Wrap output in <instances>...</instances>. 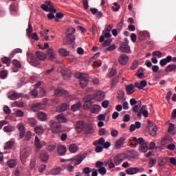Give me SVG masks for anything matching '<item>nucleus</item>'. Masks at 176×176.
I'll return each instance as SVG.
<instances>
[{"instance_id":"1","label":"nucleus","mask_w":176,"mask_h":176,"mask_svg":"<svg viewBox=\"0 0 176 176\" xmlns=\"http://www.w3.org/2000/svg\"><path fill=\"white\" fill-rule=\"evenodd\" d=\"M31 153L30 151V148L22 146L21 148V153H20V157H21V162L22 164H24L25 163V160L28 159V156H30V154Z\"/></svg>"},{"instance_id":"2","label":"nucleus","mask_w":176,"mask_h":176,"mask_svg":"<svg viewBox=\"0 0 176 176\" xmlns=\"http://www.w3.org/2000/svg\"><path fill=\"white\" fill-rule=\"evenodd\" d=\"M147 130L151 137H156L159 128L157 127V125H156L155 123L148 120L147 124Z\"/></svg>"},{"instance_id":"3","label":"nucleus","mask_w":176,"mask_h":176,"mask_svg":"<svg viewBox=\"0 0 176 176\" xmlns=\"http://www.w3.org/2000/svg\"><path fill=\"white\" fill-rule=\"evenodd\" d=\"M51 131L54 134H58V133H61V124L57 122L52 121L51 124Z\"/></svg>"},{"instance_id":"4","label":"nucleus","mask_w":176,"mask_h":176,"mask_svg":"<svg viewBox=\"0 0 176 176\" xmlns=\"http://www.w3.org/2000/svg\"><path fill=\"white\" fill-rule=\"evenodd\" d=\"M125 171L128 175H134L135 174H138V173H144V168H129Z\"/></svg>"},{"instance_id":"5","label":"nucleus","mask_w":176,"mask_h":176,"mask_svg":"<svg viewBox=\"0 0 176 176\" xmlns=\"http://www.w3.org/2000/svg\"><path fill=\"white\" fill-rule=\"evenodd\" d=\"M94 96L96 101H102L105 98V93L101 90H96L94 92Z\"/></svg>"},{"instance_id":"6","label":"nucleus","mask_w":176,"mask_h":176,"mask_svg":"<svg viewBox=\"0 0 176 176\" xmlns=\"http://www.w3.org/2000/svg\"><path fill=\"white\" fill-rule=\"evenodd\" d=\"M41 8L45 12H52L53 13H56V10L53 8V5L50 3L49 1H46L44 4L41 5Z\"/></svg>"},{"instance_id":"7","label":"nucleus","mask_w":176,"mask_h":176,"mask_svg":"<svg viewBox=\"0 0 176 176\" xmlns=\"http://www.w3.org/2000/svg\"><path fill=\"white\" fill-rule=\"evenodd\" d=\"M45 56L50 61H54V60H56V57H57V54H56V52H54L53 48H49L46 52Z\"/></svg>"},{"instance_id":"8","label":"nucleus","mask_w":176,"mask_h":176,"mask_svg":"<svg viewBox=\"0 0 176 176\" xmlns=\"http://www.w3.org/2000/svg\"><path fill=\"white\" fill-rule=\"evenodd\" d=\"M126 156L124 154H118L114 157V163L116 166H119L122 162H124Z\"/></svg>"},{"instance_id":"9","label":"nucleus","mask_w":176,"mask_h":176,"mask_svg":"<svg viewBox=\"0 0 176 176\" xmlns=\"http://www.w3.org/2000/svg\"><path fill=\"white\" fill-rule=\"evenodd\" d=\"M119 51L121 52V53H131L130 47L129 46V43H123L119 47Z\"/></svg>"},{"instance_id":"10","label":"nucleus","mask_w":176,"mask_h":176,"mask_svg":"<svg viewBox=\"0 0 176 176\" xmlns=\"http://www.w3.org/2000/svg\"><path fill=\"white\" fill-rule=\"evenodd\" d=\"M142 115H143V116H144V118H148V115H149V112L148 111V110L146 109V106L144 105L142 106L138 113V116L141 118Z\"/></svg>"},{"instance_id":"11","label":"nucleus","mask_w":176,"mask_h":176,"mask_svg":"<svg viewBox=\"0 0 176 176\" xmlns=\"http://www.w3.org/2000/svg\"><path fill=\"white\" fill-rule=\"evenodd\" d=\"M55 96L56 97H61V96H65L66 97H69L68 91L63 89H57L55 90Z\"/></svg>"},{"instance_id":"12","label":"nucleus","mask_w":176,"mask_h":176,"mask_svg":"<svg viewBox=\"0 0 176 176\" xmlns=\"http://www.w3.org/2000/svg\"><path fill=\"white\" fill-rule=\"evenodd\" d=\"M129 57L126 54H121L118 58V61L121 65H126L129 63Z\"/></svg>"},{"instance_id":"13","label":"nucleus","mask_w":176,"mask_h":176,"mask_svg":"<svg viewBox=\"0 0 176 176\" xmlns=\"http://www.w3.org/2000/svg\"><path fill=\"white\" fill-rule=\"evenodd\" d=\"M85 126H86V124L83 121H78L76 124V129L78 133H80L82 130H85Z\"/></svg>"},{"instance_id":"14","label":"nucleus","mask_w":176,"mask_h":176,"mask_svg":"<svg viewBox=\"0 0 176 176\" xmlns=\"http://www.w3.org/2000/svg\"><path fill=\"white\" fill-rule=\"evenodd\" d=\"M84 131L85 134H93L94 133V128L91 124H86Z\"/></svg>"},{"instance_id":"15","label":"nucleus","mask_w":176,"mask_h":176,"mask_svg":"<svg viewBox=\"0 0 176 176\" xmlns=\"http://www.w3.org/2000/svg\"><path fill=\"white\" fill-rule=\"evenodd\" d=\"M173 57L171 56H168L166 58L162 59L160 64L161 67H164L165 65H167L168 63H171Z\"/></svg>"},{"instance_id":"16","label":"nucleus","mask_w":176,"mask_h":176,"mask_svg":"<svg viewBox=\"0 0 176 176\" xmlns=\"http://www.w3.org/2000/svg\"><path fill=\"white\" fill-rule=\"evenodd\" d=\"M14 67L12 68L13 72H19V69L21 68V64L19 60L14 59L12 60Z\"/></svg>"},{"instance_id":"17","label":"nucleus","mask_w":176,"mask_h":176,"mask_svg":"<svg viewBox=\"0 0 176 176\" xmlns=\"http://www.w3.org/2000/svg\"><path fill=\"white\" fill-rule=\"evenodd\" d=\"M88 84H89V75L84 76V78H81V80H80V85L82 89H84V87H86Z\"/></svg>"},{"instance_id":"18","label":"nucleus","mask_w":176,"mask_h":176,"mask_svg":"<svg viewBox=\"0 0 176 176\" xmlns=\"http://www.w3.org/2000/svg\"><path fill=\"white\" fill-rule=\"evenodd\" d=\"M18 129L19 130L20 138H23V137L25 135V127L24 126V124H23L22 123L19 124Z\"/></svg>"},{"instance_id":"19","label":"nucleus","mask_w":176,"mask_h":176,"mask_svg":"<svg viewBox=\"0 0 176 176\" xmlns=\"http://www.w3.org/2000/svg\"><path fill=\"white\" fill-rule=\"evenodd\" d=\"M68 108H69V104L63 103L56 108V111H57V112H64V111H67V109H68Z\"/></svg>"},{"instance_id":"20","label":"nucleus","mask_w":176,"mask_h":176,"mask_svg":"<svg viewBox=\"0 0 176 176\" xmlns=\"http://www.w3.org/2000/svg\"><path fill=\"white\" fill-rule=\"evenodd\" d=\"M41 109H45V105L41 103L35 104L32 107V111H33V112H38V111H41Z\"/></svg>"},{"instance_id":"21","label":"nucleus","mask_w":176,"mask_h":176,"mask_svg":"<svg viewBox=\"0 0 176 176\" xmlns=\"http://www.w3.org/2000/svg\"><path fill=\"white\" fill-rule=\"evenodd\" d=\"M148 82L146 80H142L140 82H135V87H137L140 90H142L144 87H146Z\"/></svg>"},{"instance_id":"22","label":"nucleus","mask_w":176,"mask_h":176,"mask_svg":"<svg viewBox=\"0 0 176 176\" xmlns=\"http://www.w3.org/2000/svg\"><path fill=\"white\" fill-rule=\"evenodd\" d=\"M124 141H126V138H121L118 139L115 144L116 149L122 148V146L124 145Z\"/></svg>"},{"instance_id":"23","label":"nucleus","mask_w":176,"mask_h":176,"mask_svg":"<svg viewBox=\"0 0 176 176\" xmlns=\"http://www.w3.org/2000/svg\"><path fill=\"white\" fill-rule=\"evenodd\" d=\"M58 53L61 57H68L69 56V52L65 50V48H60L58 50Z\"/></svg>"},{"instance_id":"24","label":"nucleus","mask_w":176,"mask_h":176,"mask_svg":"<svg viewBox=\"0 0 176 176\" xmlns=\"http://www.w3.org/2000/svg\"><path fill=\"white\" fill-rule=\"evenodd\" d=\"M57 151L59 155L63 156V155H65V153H67V147H65V146L64 145H59L58 146Z\"/></svg>"},{"instance_id":"25","label":"nucleus","mask_w":176,"mask_h":176,"mask_svg":"<svg viewBox=\"0 0 176 176\" xmlns=\"http://www.w3.org/2000/svg\"><path fill=\"white\" fill-rule=\"evenodd\" d=\"M40 159L42 162H47V160H49V153L46 151H41L40 153Z\"/></svg>"},{"instance_id":"26","label":"nucleus","mask_w":176,"mask_h":176,"mask_svg":"<svg viewBox=\"0 0 176 176\" xmlns=\"http://www.w3.org/2000/svg\"><path fill=\"white\" fill-rule=\"evenodd\" d=\"M126 90L127 94L129 95L133 94V93L135 91V86H134V85L133 84H130L129 85H127L126 87Z\"/></svg>"},{"instance_id":"27","label":"nucleus","mask_w":176,"mask_h":176,"mask_svg":"<svg viewBox=\"0 0 176 176\" xmlns=\"http://www.w3.org/2000/svg\"><path fill=\"white\" fill-rule=\"evenodd\" d=\"M84 160L85 157H83L82 155H78L73 160V163L74 166H79V164L81 162H83Z\"/></svg>"},{"instance_id":"28","label":"nucleus","mask_w":176,"mask_h":176,"mask_svg":"<svg viewBox=\"0 0 176 176\" xmlns=\"http://www.w3.org/2000/svg\"><path fill=\"white\" fill-rule=\"evenodd\" d=\"M21 97H23V95L16 92H13L11 95L8 96L10 100H19Z\"/></svg>"},{"instance_id":"29","label":"nucleus","mask_w":176,"mask_h":176,"mask_svg":"<svg viewBox=\"0 0 176 176\" xmlns=\"http://www.w3.org/2000/svg\"><path fill=\"white\" fill-rule=\"evenodd\" d=\"M37 117L39 120H41V122H45V120H47V115H46V113H45L44 112L38 113Z\"/></svg>"},{"instance_id":"30","label":"nucleus","mask_w":176,"mask_h":176,"mask_svg":"<svg viewBox=\"0 0 176 176\" xmlns=\"http://www.w3.org/2000/svg\"><path fill=\"white\" fill-rule=\"evenodd\" d=\"M149 148L148 147V144L146 143H142L140 145L139 151L140 152H142L143 153H145V152H148V150Z\"/></svg>"},{"instance_id":"31","label":"nucleus","mask_w":176,"mask_h":176,"mask_svg":"<svg viewBox=\"0 0 176 176\" xmlns=\"http://www.w3.org/2000/svg\"><path fill=\"white\" fill-rule=\"evenodd\" d=\"M36 55L37 58H38V60H41V61H45V60H46L47 58L46 54L41 52H36Z\"/></svg>"},{"instance_id":"32","label":"nucleus","mask_w":176,"mask_h":176,"mask_svg":"<svg viewBox=\"0 0 176 176\" xmlns=\"http://www.w3.org/2000/svg\"><path fill=\"white\" fill-rule=\"evenodd\" d=\"M71 108L73 112H76V111H79V109L82 108V103L80 102H78L77 103L73 104Z\"/></svg>"},{"instance_id":"33","label":"nucleus","mask_w":176,"mask_h":176,"mask_svg":"<svg viewBox=\"0 0 176 176\" xmlns=\"http://www.w3.org/2000/svg\"><path fill=\"white\" fill-rule=\"evenodd\" d=\"M34 131L36 134L38 135H41V134H43L45 133V129H43V126H36L34 128Z\"/></svg>"},{"instance_id":"34","label":"nucleus","mask_w":176,"mask_h":176,"mask_svg":"<svg viewBox=\"0 0 176 176\" xmlns=\"http://www.w3.org/2000/svg\"><path fill=\"white\" fill-rule=\"evenodd\" d=\"M34 145L35 147L38 148V149H41V148L43 146V144H42V142H41V140H39V138H38V136H35Z\"/></svg>"},{"instance_id":"35","label":"nucleus","mask_w":176,"mask_h":176,"mask_svg":"<svg viewBox=\"0 0 176 176\" xmlns=\"http://www.w3.org/2000/svg\"><path fill=\"white\" fill-rule=\"evenodd\" d=\"M85 103L83 105L84 109H90L91 108V106L93 105V102L91 100H84Z\"/></svg>"},{"instance_id":"36","label":"nucleus","mask_w":176,"mask_h":176,"mask_svg":"<svg viewBox=\"0 0 176 176\" xmlns=\"http://www.w3.org/2000/svg\"><path fill=\"white\" fill-rule=\"evenodd\" d=\"M11 106L13 107L23 108V107H24V102L14 101L12 103H11Z\"/></svg>"},{"instance_id":"37","label":"nucleus","mask_w":176,"mask_h":176,"mask_svg":"<svg viewBox=\"0 0 176 176\" xmlns=\"http://www.w3.org/2000/svg\"><path fill=\"white\" fill-rule=\"evenodd\" d=\"M56 119L58 120V122H60V123H65V122H67L65 116H64V115L63 114H59L56 116Z\"/></svg>"},{"instance_id":"38","label":"nucleus","mask_w":176,"mask_h":176,"mask_svg":"<svg viewBox=\"0 0 176 176\" xmlns=\"http://www.w3.org/2000/svg\"><path fill=\"white\" fill-rule=\"evenodd\" d=\"M101 111V106L98 104H94L91 110L92 113H98Z\"/></svg>"},{"instance_id":"39","label":"nucleus","mask_w":176,"mask_h":176,"mask_svg":"<svg viewBox=\"0 0 176 176\" xmlns=\"http://www.w3.org/2000/svg\"><path fill=\"white\" fill-rule=\"evenodd\" d=\"M176 70V65L174 64L169 65L165 68L166 72H173Z\"/></svg>"},{"instance_id":"40","label":"nucleus","mask_w":176,"mask_h":176,"mask_svg":"<svg viewBox=\"0 0 176 176\" xmlns=\"http://www.w3.org/2000/svg\"><path fill=\"white\" fill-rule=\"evenodd\" d=\"M104 143H105V139H104V138H100L98 140L94 142V145H95V146H97V145L103 146Z\"/></svg>"},{"instance_id":"41","label":"nucleus","mask_w":176,"mask_h":176,"mask_svg":"<svg viewBox=\"0 0 176 176\" xmlns=\"http://www.w3.org/2000/svg\"><path fill=\"white\" fill-rule=\"evenodd\" d=\"M3 131H5V133H11V131H14L15 129L14 126L8 125L5 126L3 129Z\"/></svg>"},{"instance_id":"42","label":"nucleus","mask_w":176,"mask_h":176,"mask_svg":"<svg viewBox=\"0 0 176 176\" xmlns=\"http://www.w3.org/2000/svg\"><path fill=\"white\" fill-rule=\"evenodd\" d=\"M69 149L72 153H75V152L78 151V149H79V148H78V146H76V144H73L69 146Z\"/></svg>"},{"instance_id":"43","label":"nucleus","mask_w":176,"mask_h":176,"mask_svg":"<svg viewBox=\"0 0 176 176\" xmlns=\"http://www.w3.org/2000/svg\"><path fill=\"white\" fill-rule=\"evenodd\" d=\"M14 146V141H8L6 142L4 148L5 149H10Z\"/></svg>"},{"instance_id":"44","label":"nucleus","mask_w":176,"mask_h":176,"mask_svg":"<svg viewBox=\"0 0 176 176\" xmlns=\"http://www.w3.org/2000/svg\"><path fill=\"white\" fill-rule=\"evenodd\" d=\"M8 164L10 168H14V167H16L17 163L16 162V160H10L8 162Z\"/></svg>"},{"instance_id":"45","label":"nucleus","mask_w":176,"mask_h":176,"mask_svg":"<svg viewBox=\"0 0 176 176\" xmlns=\"http://www.w3.org/2000/svg\"><path fill=\"white\" fill-rule=\"evenodd\" d=\"M85 76H87V74L80 72H76L75 74V77L77 78V79H80V80H81V79H83Z\"/></svg>"},{"instance_id":"46","label":"nucleus","mask_w":176,"mask_h":176,"mask_svg":"<svg viewBox=\"0 0 176 176\" xmlns=\"http://www.w3.org/2000/svg\"><path fill=\"white\" fill-rule=\"evenodd\" d=\"M166 162V158H164V157L160 158L158 160V166H160V167L165 166Z\"/></svg>"},{"instance_id":"47","label":"nucleus","mask_w":176,"mask_h":176,"mask_svg":"<svg viewBox=\"0 0 176 176\" xmlns=\"http://www.w3.org/2000/svg\"><path fill=\"white\" fill-rule=\"evenodd\" d=\"M63 171V169L61 168H54L52 171V173L54 174V175H58Z\"/></svg>"},{"instance_id":"48","label":"nucleus","mask_w":176,"mask_h":176,"mask_svg":"<svg viewBox=\"0 0 176 176\" xmlns=\"http://www.w3.org/2000/svg\"><path fill=\"white\" fill-rule=\"evenodd\" d=\"M26 34L28 36H31V34H32V25H31V23L28 24V28L26 30Z\"/></svg>"},{"instance_id":"49","label":"nucleus","mask_w":176,"mask_h":176,"mask_svg":"<svg viewBox=\"0 0 176 176\" xmlns=\"http://www.w3.org/2000/svg\"><path fill=\"white\" fill-rule=\"evenodd\" d=\"M76 32V30H75V28H69L67 30V35H74V34H75V32Z\"/></svg>"},{"instance_id":"50","label":"nucleus","mask_w":176,"mask_h":176,"mask_svg":"<svg viewBox=\"0 0 176 176\" xmlns=\"http://www.w3.org/2000/svg\"><path fill=\"white\" fill-rule=\"evenodd\" d=\"M1 61H3V63H5V64H7V67H10V58L8 57H4L1 58Z\"/></svg>"},{"instance_id":"51","label":"nucleus","mask_w":176,"mask_h":176,"mask_svg":"<svg viewBox=\"0 0 176 176\" xmlns=\"http://www.w3.org/2000/svg\"><path fill=\"white\" fill-rule=\"evenodd\" d=\"M94 99V94L93 95H88L83 98L84 101H91V100Z\"/></svg>"},{"instance_id":"52","label":"nucleus","mask_w":176,"mask_h":176,"mask_svg":"<svg viewBox=\"0 0 176 176\" xmlns=\"http://www.w3.org/2000/svg\"><path fill=\"white\" fill-rule=\"evenodd\" d=\"M36 164V161H35V160H32L30 161V167L31 170H36V168H35V165Z\"/></svg>"},{"instance_id":"53","label":"nucleus","mask_w":176,"mask_h":176,"mask_svg":"<svg viewBox=\"0 0 176 176\" xmlns=\"http://www.w3.org/2000/svg\"><path fill=\"white\" fill-rule=\"evenodd\" d=\"M31 137H32V133L31 131H28L26 135H25V140L26 141H30V140H31Z\"/></svg>"},{"instance_id":"54","label":"nucleus","mask_w":176,"mask_h":176,"mask_svg":"<svg viewBox=\"0 0 176 176\" xmlns=\"http://www.w3.org/2000/svg\"><path fill=\"white\" fill-rule=\"evenodd\" d=\"M28 122L30 124H32V126L36 125V120H35V118H28Z\"/></svg>"},{"instance_id":"55","label":"nucleus","mask_w":176,"mask_h":176,"mask_svg":"<svg viewBox=\"0 0 176 176\" xmlns=\"http://www.w3.org/2000/svg\"><path fill=\"white\" fill-rule=\"evenodd\" d=\"M140 108H141V102H140L139 104H135L133 108V111L137 113V112H138V111H140Z\"/></svg>"},{"instance_id":"56","label":"nucleus","mask_w":176,"mask_h":176,"mask_svg":"<svg viewBox=\"0 0 176 176\" xmlns=\"http://www.w3.org/2000/svg\"><path fill=\"white\" fill-rule=\"evenodd\" d=\"M15 115L18 118H23V116H24V112H23V111L21 110H16L15 112Z\"/></svg>"},{"instance_id":"57","label":"nucleus","mask_w":176,"mask_h":176,"mask_svg":"<svg viewBox=\"0 0 176 176\" xmlns=\"http://www.w3.org/2000/svg\"><path fill=\"white\" fill-rule=\"evenodd\" d=\"M112 43V39L109 38L104 41V43L102 44L103 47H107V46H109Z\"/></svg>"},{"instance_id":"58","label":"nucleus","mask_w":176,"mask_h":176,"mask_svg":"<svg viewBox=\"0 0 176 176\" xmlns=\"http://www.w3.org/2000/svg\"><path fill=\"white\" fill-rule=\"evenodd\" d=\"M113 6L112 7V9L114 12H118L119 11V9H120V6H119V4H118V3L115 2L113 3Z\"/></svg>"},{"instance_id":"59","label":"nucleus","mask_w":176,"mask_h":176,"mask_svg":"<svg viewBox=\"0 0 176 176\" xmlns=\"http://www.w3.org/2000/svg\"><path fill=\"white\" fill-rule=\"evenodd\" d=\"M47 149L50 152H53V151H54V149H56V144H49L47 146Z\"/></svg>"},{"instance_id":"60","label":"nucleus","mask_w":176,"mask_h":176,"mask_svg":"<svg viewBox=\"0 0 176 176\" xmlns=\"http://www.w3.org/2000/svg\"><path fill=\"white\" fill-rule=\"evenodd\" d=\"M153 56H155L158 58H162V54L160 51H155L153 52Z\"/></svg>"},{"instance_id":"61","label":"nucleus","mask_w":176,"mask_h":176,"mask_svg":"<svg viewBox=\"0 0 176 176\" xmlns=\"http://www.w3.org/2000/svg\"><path fill=\"white\" fill-rule=\"evenodd\" d=\"M138 76L140 79H142L144 78V69L140 68L138 72Z\"/></svg>"},{"instance_id":"62","label":"nucleus","mask_w":176,"mask_h":176,"mask_svg":"<svg viewBox=\"0 0 176 176\" xmlns=\"http://www.w3.org/2000/svg\"><path fill=\"white\" fill-rule=\"evenodd\" d=\"M98 171L102 175H105V174H107V169L104 166L100 167Z\"/></svg>"},{"instance_id":"63","label":"nucleus","mask_w":176,"mask_h":176,"mask_svg":"<svg viewBox=\"0 0 176 176\" xmlns=\"http://www.w3.org/2000/svg\"><path fill=\"white\" fill-rule=\"evenodd\" d=\"M118 100H123L124 98V92L123 91L120 90L118 91Z\"/></svg>"},{"instance_id":"64","label":"nucleus","mask_w":176,"mask_h":176,"mask_svg":"<svg viewBox=\"0 0 176 176\" xmlns=\"http://www.w3.org/2000/svg\"><path fill=\"white\" fill-rule=\"evenodd\" d=\"M10 10L12 14H14L16 12H17V8H16V6L14 5H11L10 7Z\"/></svg>"}]
</instances>
